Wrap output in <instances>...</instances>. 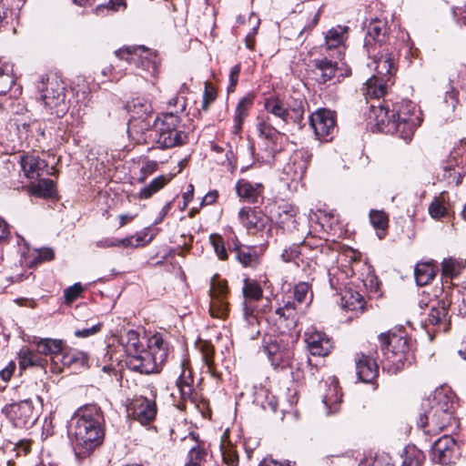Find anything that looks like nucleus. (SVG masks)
I'll list each match as a JSON object with an SVG mask.
<instances>
[{"label":"nucleus","mask_w":466,"mask_h":466,"mask_svg":"<svg viewBox=\"0 0 466 466\" xmlns=\"http://www.w3.org/2000/svg\"><path fill=\"white\" fill-rule=\"evenodd\" d=\"M210 241L219 259H227L228 254L222 238L219 235L213 234L210 236Z\"/></svg>","instance_id":"obj_56"},{"label":"nucleus","mask_w":466,"mask_h":466,"mask_svg":"<svg viewBox=\"0 0 466 466\" xmlns=\"http://www.w3.org/2000/svg\"><path fill=\"white\" fill-rule=\"evenodd\" d=\"M263 185L252 184L246 179H239L236 184L237 195L244 201L257 203L262 196Z\"/></svg>","instance_id":"obj_23"},{"label":"nucleus","mask_w":466,"mask_h":466,"mask_svg":"<svg viewBox=\"0 0 466 466\" xmlns=\"http://www.w3.org/2000/svg\"><path fill=\"white\" fill-rule=\"evenodd\" d=\"M341 300L342 307L348 310L357 311L363 309V298L359 292H353L351 289L347 290L342 295Z\"/></svg>","instance_id":"obj_42"},{"label":"nucleus","mask_w":466,"mask_h":466,"mask_svg":"<svg viewBox=\"0 0 466 466\" xmlns=\"http://www.w3.org/2000/svg\"><path fill=\"white\" fill-rule=\"evenodd\" d=\"M55 257L54 250L50 248H42L28 251L25 256L23 263L32 268L41 262L52 260Z\"/></svg>","instance_id":"obj_36"},{"label":"nucleus","mask_w":466,"mask_h":466,"mask_svg":"<svg viewBox=\"0 0 466 466\" xmlns=\"http://www.w3.org/2000/svg\"><path fill=\"white\" fill-rule=\"evenodd\" d=\"M304 340L309 353L313 356H326L333 348L330 338L315 327H309L304 333Z\"/></svg>","instance_id":"obj_16"},{"label":"nucleus","mask_w":466,"mask_h":466,"mask_svg":"<svg viewBox=\"0 0 466 466\" xmlns=\"http://www.w3.org/2000/svg\"><path fill=\"white\" fill-rule=\"evenodd\" d=\"M277 321L283 324L288 329H293L299 321V313L297 304L290 299L283 300V305L279 306L276 311Z\"/></svg>","instance_id":"obj_22"},{"label":"nucleus","mask_w":466,"mask_h":466,"mask_svg":"<svg viewBox=\"0 0 466 466\" xmlns=\"http://www.w3.org/2000/svg\"><path fill=\"white\" fill-rule=\"evenodd\" d=\"M420 463L421 455L420 453H416L406 456L401 466H420Z\"/></svg>","instance_id":"obj_64"},{"label":"nucleus","mask_w":466,"mask_h":466,"mask_svg":"<svg viewBox=\"0 0 466 466\" xmlns=\"http://www.w3.org/2000/svg\"><path fill=\"white\" fill-rule=\"evenodd\" d=\"M257 129L260 138L265 140L268 161L273 160L276 153L283 149L286 137L284 133L279 131L269 121V117H258Z\"/></svg>","instance_id":"obj_13"},{"label":"nucleus","mask_w":466,"mask_h":466,"mask_svg":"<svg viewBox=\"0 0 466 466\" xmlns=\"http://www.w3.org/2000/svg\"><path fill=\"white\" fill-rule=\"evenodd\" d=\"M228 293L227 280L221 279L218 275H214L210 281V306L209 311L212 317L225 319L228 314V302L227 295Z\"/></svg>","instance_id":"obj_12"},{"label":"nucleus","mask_w":466,"mask_h":466,"mask_svg":"<svg viewBox=\"0 0 466 466\" xmlns=\"http://www.w3.org/2000/svg\"><path fill=\"white\" fill-rule=\"evenodd\" d=\"M314 73L319 83L324 84L331 80L337 72V63L328 58L315 59L313 61Z\"/></svg>","instance_id":"obj_30"},{"label":"nucleus","mask_w":466,"mask_h":466,"mask_svg":"<svg viewBox=\"0 0 466 466\" xmlns=\"http://www.w3.org/2000/svg\"><path fill=\"white\" fill-rule=\"evenodd\" d=\"M360 466H394L391 462V459L386 455H376L374 459H372L370 461H366L365 462H362Z\"/></svg>","instance_id":"obj_57"},{"label":"nucleus","mask_w":466,"mask_h":466,"mask_svg":"<svg viewBox=\"0 0 466 466\" xmlns=\"http://www.w3.org/2000/svg\"><path fill=\"white\" fill-rule=\"evenodd\" d=\"M168 344L160 334L151 336L147 340V350L142 351L140 359L131 358L128 369L139 373L150 374L158 372L159 368L167 360Z\"/></svg>","instance_id":"obj_6"},{"label":"nucleus","mask_w":466,"mask_h":466,"mask_svg":"<svg viewBox=\"0 0 466 466\" xmlns=\"http://www.w3.org/2000/svg\"><path fill=\"white\" fill-rule=\"evenodd\" d=\"M429 214L434 219H440L444 218L448 214L447 208L443 204V202L435 198L429 206Z\"/></svg>","instance_id":"obj_51"},{"label":"nucleus","mask_w":466,"mask_h":466,"mask_svg":"<svg viewBox=\"0 0 466 466\" xmlns=\"http://www.w3.org/2000/svg\"><path fill=\"white\" fill-rule=\"evenodd\" d=\"M370 220L373 228L377 230L385 232L388 228V216L382 210H370ZM378 236L381 238L384 236V233L381 234L380 232H378Z\"/></svg>","instance_id":"obj_47"},{"label":"nucleus","mask_w":466,"mask_h":466,"mask_svg":"<svg viewBox=\"0 0 466 466\" xmlns=\"http://www.w3.org/2000/svg\"><path fill=\"white\" fill-rule=\"evenodd\" d=\"M461 169L451 163L442 167V178L450 185L458 186L461 182Z\"/></svg>","instance_id":"obj_46"},{"label":"nucleus","mask_w":466,"mask_h":466,"mask_svg":"<svg viewBox=\"0 0 466 466\" xmlns=\"http://www.w3.org/2000/svg\"><path fill=\"white\" fill-rule=\"evenodd\" d=\"M60 355V360L64 367L76 370L86 366L87 355L83 351L74 349H65V347H63V351Z\"/></svg>","instance_id":"obj_31"},{"label":"nucleus","mask_w":466,"mask_h":466,"mask_svg":"<svg viewBox=\"0 0 466 466\" xmlns=\"http://www.w3.org/2000/svg\"><path fill=\"white\" fill-rule=\"evenodd\" d=\"M168 106L176 107V109L170 113H174L176 116H177L179 112H183L185 110L186 99L183 96H175L168 101Z\"/></svg>","instance_id":"obj_62"},{"label":"nucleus","mask_w":466,"mask_h":466,"mask_svg":"<svg viewBox=\"0 0 466 466\" xmlns=\"http://www.w3.org/2000/svg\"><path fill=\"white\" fill-rule=\"evenodd\" d=\"M168 181L169 178L166 176H159L156 177L139 191L137 198L140 199L149 198L153 194L164 187Z\"/></svg>","instance_id":"obj_44"},{"label":"nucleus","mask_w":466,"mask_h":466,"mask_svg":"<svg viewBox=\"0 0 466 466\" xmlns=\"http://www.w3.org/2000/svg\"><path fill=\"white\" fill-rule=\"evenodd\" d=\"M116 56L129 64H134L137 68L145 72L141 76L146 81H150L148 76L156 78L158 73L157 56L144 46L127 47L116 51Z\"/></svg>","instance_id":"obj_9"},{"label":"nucleus","mask_w":466,"mask_h":466,"mask_svg":"<svg viewBox=\"0 0 466 466\" xmlns=\"http://www.w3.org/2000/svg\"><path fill=\"white\" fill-rule=\"evenodd\" d=\"M122 5H124L123 0H109L107 4L97 5L95 11L97 15H104L106 13L117 11Z\"/></svg>","instance_id":"obj_55"},{"label":"nucleus","mask_w":466,"mask_h":466,"mask_svg":"<svg viewBox=\"0 0 466 466\" xmlns=\"http://www.w3.org/2000/svg\"><path fill=\"white\" fill-rule=\"evenodd\" d=\"M19 366L25 370L30 367H44L46 360L39 357L36 353L29 349H22L18 353Z\"/></svg>","instance_id":"obj_41"},{"label":"nucleus","mask_w":466,"mask_h":466,"mask_svg":"<svg viewBox=\"0 0 466 466\" xmlns=\"http://www.w3.org/2000/svg\"><path fill=\"white\" fill-rule=\"evenodd\" d=\"M31 191L38 197H51L55 193V183L51 179H41L37 184L32 186Z\"/></svg>","instance_id":"obj_48"},{"label":"nucleus","mask_w":466,"mask_h":466,"mask_svg":"<svg viewBox=\"0 0 466 466\" xmlns=\"http://www.w3.org/2000/svg\"><path fill=\"white\" fill-rule=\"evenodd\" d=\"M222 457L224 462L228 466H238V456L237 452L231 449L225 450L222 451Z\"/></svg>","instance_id":"obj_60"},{"label":"nucleus","mask_w":466,"mask_h":466,"mask_svg":"<svg viewBox=\"0 0 466 466\" xmlns=\"http://www.w3.org/2000/svg\"><path fill=\"white\" fill-rule=\"evenodd\" d=\"M355 362L356 373L360 380L370 383L378 376V365L370 356L357 353Z\"/></svg>","instance_id":"obj_20"},{"label":"nucleus","mask_w":466,"mask_h":466,"mask_svg":"<svg viewBox=\"0 0 466 466\" xmlns=\"http://www.w3.org/2000/svg\"><path fill=\"white\" fill-rule=\"evenodd\" d=\"M311 155L307 150L295 152L283 171L292 181L301 180L308 168Z\"/></svg>","instance_id":"obj_18"},{"label":"nucleus","mask_w":466,"mask_h":466,"mask_svg":"<svg viewBox=\"0 0 466 466\" xmlns=\"http://www.w3.org/2000/svg\"><path fill=\"white\" fill-rule=\"evenodd\" d=\"M240 223L248 230H262L265 228L268 218L250 208H243L238 212Z\"/></svg>","instance_id":"obj_25"},{"label":"nucleus","mask_w":466,"mask_h":466,"mask_svg":"<svg viewBox=\"0 0 466 466\" xmlns=\"http://www.w3.org/2000/svg\"><path fill=\"white\" fill-rule=\"evenodd\" d=\"M82 290L83 287L80 283H76L73 286L66 289L64 291L66 301L68 303L74 301L82 292Z\"/></svg>","instance_id":"obj_58"},{"label":"nucleus","mask_w":466,"mask_h":466,"mask_svg":"<svg viewBox=\"0 0 466 466\" xmlns=\"http://www.w3.org/2000/svg\"><path fill=\"white\" fill-rule=\"evenodd\" d=\"M349 27L346 25H337L330 28L325 35V45L327 49L339 47L346 40Z\"/></svg>","instance_id":"obj_34"},{"label":"nucleus","mask_w":466,"mask_h":466,"mask_svg":"<svg viewBox=\"0 0 466 466\" xmlns=\"http://www.w3.org/2000/svg\"><path fill=\"white\" fill-rule=\"evenodd\" d=\"M265 109L278 118L277 125L284 127L290 124H300L304 116V108L300 103L287 105L278 96H269L265 100Z\"/></svg>","instance_id":"obj_10"},{"label":"nucleus","mask_w":466,"mask_h":466,"mask_svg":"<svg viewBox=\"0 0 466 466\" xmlns=\"http://www.w3.org/2000/svg\"><path fill=\"white\" fill-rule=\"evenodd\" d=\"M216 98L217 91L215 87L211 84L206 83L201 105L202 110L207 111L209 106L216 100Z\"/></svg>","instance_id":"obj_54"},{"label":"nucleus","mask_w":466,"mask_h":466,"mask_svg":"<svg viewBox=\"0 0 466 466\" xmlns=\"http://www.w3.org/2000/svg\"><path fill=\"white\" fill-rule=\"evenodd\" d=\"M180 119L174 113H167L157 117L150 127L145 129V141L160 149L171 148L184 145L188 134L178 128Z\"/></svg>","instance_id":"obj_4"},{"label":"nucleus","mask_w":466,"mask_h":466,"mask_svg":"<svg viewBox=\"0 0 466 466\" xmlns=\"http://www.w3.org/2000/svg\"><path fill=\"white\" fill-rule=\"evenodd\" d=\"M209 454L203 444L197 443L191 447L185 466H206Z\"/></svg>","instance_id":"obj_39"},{"label":"nucleus","mask_w":466,"mask_h":466,"mask_svg":"<svg viewBox=\"0 0 466 466\" xmlns=\"http://www.w3.org/2000/svg\"><path fill=\"white\" fill-rule=\"evenodd\" d=\"M199 350L201 352L202 361L207 366L208 370L209 372H211L213 370V366H214V360H213L214 348H213V346L209 342L203 341L199 345Z\"/></svg>","instance_id":"obj_50"},{"label":"nucleus","mask_w":466,"mask_h":466,"mask_svg":"<svg viewBox=\"0 0 466 466\" xmlns=\"http://www.w3.org/2000/svg\"><path fill=\"white\" fill-rule=\"evenodd\" d=\"M448 314V305L444 300H436L431 303L430 311L425 319V325H438Z\"/></svg>","instance_id":"obj_35"},{"label":"nucleus","mask_w":466,"mask_h":466,"mask_svg":"<svg viewBox=\"0 0 466 466\" xmlns=\"http://www.w3.org/2000/svg\"><path fill=\"white\" fill-rule=\"evenodd\" d=\"M298 208L289 203H284L277 208L276 213L273 215L276 223L282 228L289 230L296 228V216Z\"/></svg>","instance_id":"obj_26"},{"label":"nucleus","mask_w":466,"mask_h":466,"mask_svg":"<svg viewBox=\"0 0 466 466\" xmlns=\"http://www.w3.org/2000/svg\"><path fill=\"white\" fill-rule=\"evenodd\" d=\"M367 53L371 60L368 66L373 68L375 73L365 83V96L379 99L386 94L389 84L397 70L395 56L388 46L379 51L375 48L368 49Z\"/></svg>","instance_id":"obj_2"},{"label":"nucleus","mask_w":466,"mask_h":466,"mask_svg":"<svg viewBox=\"0 0 466 466\" xmlns=\"http://www.w3.org/2000/svg\"><path fill=\"white\" fill-rule=\"evenodd\" d=\"M436 272L437 270L431 263H418L414 269L416 283L419 286L429 284L435 277Z\"/></svg>","instance_id":"obj_37"},{"label":"nucleus","mask_w":466,"mask_h":466,"mask_svg":"<svg viewBox=\"0 0 466 466\" xmlns=\"http://www.w3.org/2000/svg\"><path fill=\"white\" fill-rule=\"evenodd\" d=\"M386 23L382 20H371L368 25L367 36L364 42V47L368 49H377L382 47V43L386 40Z\"/></svg>","instance_id":"obj_21"},{"label":"nucleus","mask_w":466,"mask_h":466,"mask_svg":"<svg viewBox=\"0 0 466 466\" xmlns=\"http://www.w3.org/2000/svg\"><path fill=\"white\" fill-rule=\"evenodd\" d=\"M464 268V263L453 258L443 259L441 263V272L446 278H454L459 275Z\"/></svg>","instance_id":"obj_45"},{"label":"nucleus","mask_w":466,"mask_h":466,"mask_svg":"<svg viewBox=\"0 0 466 466\" xmlns=\"http://www.w3.org/2000/svg\"><path fill=\"white\" fill-rule=\"evenodd\" d=\"M32 343L35 345L38 353L45 356H51L53 360L60 356L64 347V341L62 339L49 338H35Z\"/></svg>","instance_id":"obj_28"},{"label":"nucleus","mask_w":466,"mask_h":466,"mask_svg":"<svg viewBox=\"0 0 466 466\" xmlns=\"http://www.w3.org/2000/svg\"><path fill=\"white\" fill-rule=\"evenodd\" d=\"M14 83L13 65L0 58V96L5 95Z\"/></svg>","instance_id":"obj_38"},{"label":"nucleus","mask_w":466,"mask_h":466,"mask_svg":"<svg viewBox=\"0 0 466 466\" xmlns=\"http://www.w3.org/2000/svg\"><path fill=\"white\" fill-rule=\"evenodd\" d=\"M127 107L131 116L128 124V128L130 130L137 127V120H140L139 124L141 125V130L149 127V123H146V120L152 113L153 108L147 99L143 97L134 98L131 102H128Z\"/></svg>","instance_id":"obj_17"},{"label":"nucleus","mask_w":466,"mask_h":466,"mask_svg":"<svg viewBox=\"0 0 466 466\" xmlns=\"http://www.w3.org/2000/svg\"><path fill=\"white\" fill-rule=\"evenodd\" d=\"M124 345H125V350L127 352V360L126 364L128 367V362L131 360V358L140 359L142 356V351H145L142 343L139 339V334L138 332L135 330H128L123 338Z\"/></svg>","instance_id":"obj_29"},{"label":"nucleus","mask_w":466,"mask_h":466,"mask_svg":"<svg viewBox=\"0 0 466 466\" xmlns=\"http://www.w3.org/2000/svg\"><path fill=\"white\" fill-rule=\"evenodd\" d=\"M299 246L293 245L289 248L283 250L281 254V258L285 262H291L299 255Z\"/></svg>","instance_id":"obj_61"},{"label":"nucleus","mask_w":466,"mask_h":466,"mask_svg":"<svg viewBox=\"0 0 466 466\" xmlns=\"http://www.w3.org/2000/svg\"><path fill=\"white\" fill-rule=\"evenodd\" d=\"M309 125L320 140H328V137L335 130L334 113L329 109H319L309 116Z\"/></svg>","instance_id":"obj_15"},{"label":"nucleus","mask_w":466,"mask_h":466,"mask_svg":"<svg viewBox=\"0 0 466 466\" xmlns=\"http://www.w3.org/2000/svg\"><path fill=\"white\" fill-rule=\"evenodd\" d=\"M240 70H241V66L239 64L234 66L231 69H230V73H229V84H228V92L230 93V92H233L235 90V87L238 84V76H239V74H240Z\"/></svg>","instance_id":"obj_59"},{"label":"nucleus","mask_w":466,"mask_h":466,"mask_svg":"<svg viewBox=\"0 0 466 466\" xmlns=\"http://www.w3.org/2000/svg\"><path fill=\"white\" fill-rule=\"evenodd\" d=\"M395 122H390V130L405 141H410L415 130L421 123L420 112L411 101H403L394 110Z\"/></svg>","instance_id":"obj_8"},{"label":"nucleus","mask_w":466,"mask_h":466,"mask_svg":"<svg viewBox=\"0 0 466 466\" xmlns=\"http://www.w3.org/2000/svg\"><path fill=\"white\" fill-rule=\"evenodd\" d=\"M242 293L244 297V301H254L259 300L263 296V290L260 285L248 279H244V285L242 288Z\"/></svg>","instance_id":"obj_43"},{"label":"nucleus","mask_w":466,"mask_h":466,"mask_svg":"<svg viewBox=\"0 0 466 466\" xmlns=\"http://www.w3.org/2000/svg\"><path fill=\"white\" fill-rule=\"evenodd\" d=\"M177 387L182 400H191L194 390L188 380L186 379L184 375H180L177 379Z\"/></svg>","instance_id":"obj_52"},{"label":"nucleus","mask_w":466,"mask_h":466,"mask_svg":"<svg viewBox=\"0 0 466 466\" xmlns=\"http://www.w3.org/2000/svg\"><path fill=\"white\" fill-rule=\"evenodd\" d=\"M371 116L373 117L378 129L382 132L392 133L390 130L391 126L390 122H395V113L394 111L390 115V111L388 107H385L381 103H378V105H371Z\"/></svg>","instance_id":"obj_27"},{"label":"nucleus","mask_w":466,"mask_h":466,"mask_svg":"<svg viewBox=\"0 0 466 466\" xmlns=\"http://www.w3.org/2000/svg\"><path fill=\"white\" fill-rule=\"evenodd\" d=\"M3 413L12 421L15 427L29 429L38 420V410L35 408L31 400H24L5 405Z\"/></svg>","instance_id":"obj_11"},{"label":"nucleus","mask_w":466,"mask_h":466,"mask_svg":"<svg viewBox=\"0 0 466 466\" xmlns=\"http://www.w3.org/2000/svg\"><path fill=\"white\" fill-rule=\"evenodd\" d=\"M251 105L252 99L249 97H243L238 103L234 116V134H238L241 131L244 119L248 116Z\"/></svg>","instance_id":"obj_40"},{"label":"nucleus","mask_w":466,"mask_h":466,"mask_svg":"<svg viewBox=\"0 0 466 466\" xmlns=\"http://www.w3.org/2000/svg\"><path fill=\"white\" fill-rule=\"evenodd\" d=\"M100 329H101V324L98 323V324L93 325L90 328L76 329L75 331V335L77 338H86V337H89V336H92V335L97 333L100 330Z\"/></svg>","instance_id":"obj_63"},{"label":"nucleus","mask_w":466,"mask_h":466,"mask_svg":"<svg viewBox=\"0 0 466 466\" xmlns=\"http://www.w3.org/2000/svg\"><path fill=\"white\" fill-rule=\"evenodd\" d=\"M73 420L75 426L71 443L76 457L82 460L88 457L104 441V415L96 404H89L79 408Z\"/></svg>","instance_id":"obj_1"},{"label":"nucleus","mask_w":466,"mask_h":466,"mask_svg":"<svg viewBox=\"0 0 466 466\" xmlns=\"http://www.w3.org/2000/svg\"><path fill=\"white\" fill-rule=\"evenodd\" d=\"M323 403L326 407V414L331 415L339 411L341 401V394L339 389L338 381L333 380L329 387L328 393L323 398Z\"/></svg>","instance_id":"obj_32"},{"label":"nucleus","mask_w":466,"mask_h":466,"mask_svg":"<svg viewBox=\"0 0 466 466\" xmlns=\"http://www.w3.org/2000/svg\"><path fill=\"white\" fill-rule=\"evenodd\" d=\"M456 442L449 435H443L434 441L432 446L433 461L442 465L453 462Z\"/></svg>","instance_id":"obj_19"},{"label":"nucleus","mask_w":466,"mask_h":466,"mask_svg":"<svg viewBox=\"0 0 466 466\" xmlns=\"http://www.w3.org/2000/svg\"><path fill=\"white\" fill-rule=\"evenodd\" d=\"M309 286L307 282H300L294 287L293 299L296 304H301L307 300Z\"/></svg>","instance_id":"obj_53"},{"label":"nucleus","mask_w":466,"mask_h":466,"mask_svg":"<svg viewBox=\"0 0 466 466\" xmlns=\"http://www.w3.org/2000/svg\"><path fill=\"white\" fill-rule=\"evenodd\" d=\"M39 100L47 115L64 116L69 109L66 88L64 82L56 76L43 78L37 85Z\"/></svg>","instance_id":"obj_5"},{"label":"nucleus","mask_w":466,"mask_h":466,"mask_svg":"<svg viewBox=\"0 0 466 466\" xmlns=\"http://www.w3.org/2000/svg\"><path fill=\"white\" fill-rule=\"evenodd\" d=\"M156 396L147 398L144 396L135 397L127 406L129 415L142 425L151 423L157 416Z\"/></svg>","instance_id":"obj_14"},{"label":"nucleus","mask_w":466,"mask_h":466,"mask_svg":"<svg viewBox=\"0 0 466 466\" xmlns=\"http://www.w3.org/2000/svg\"><path fill=\"white\" fill-rule=\"evenodd\" d=\"M256 305L251 301H243V321L244 326L250 328L252 330L249 334L251 339H255L259 331L257 329L258 326V319L255 314Z\"/></svg>","instance_id":"obj_33"},{"label":"nucleus","mask_w":466,"mask_h":466,"mask_svg":"<svg viewBox=\"0 0 466 466\" xmlns=\"http://www.w3.org/2000/svg\"><path fill=\"white\" fill-rule=\"evenodd\" d=\"M380 350L385 357L383 369L400 370L410 350V341L402 331L382 333L379 337Z\"/></svg>","instance_id":"obj_7"},{"label":"nucleus","mask_w":466,"mask_h":466,"mask_svg":"<svg viewBox=\"0 0 466 466\" xmlns=\"http://www.w3.org/2000/svg\"><path fill=\"white\" fill-rule=\"evenodd\" d=\"M423 412L418 424L428 427V432L437 433L443 431L452 419L451 397L443 389H437L421 402Z\"/></svg>","instance_id":"obj_3"},{"label":"nucleus","mask_w":466,"mask_h":466,"mask_svg":"<svg viewBox=\"0 0 466 466\" xmlns=\"http://www.w3.org/2000/svg\"><path fill=\"white\" fill-rule=\"evenodd\" d=\"M236 258L244 267H254L258 264L257 254L250 248L237 249Z\"/></svg>","instance_id":"obj_49"},{"label":"nucleus","mask_w":466,"mask_h":466,"mask_svg":"<svg viewBox=\"0 0 466 466\" xmlns=\"http://www.w3.org/2000/svg\"><path fill=\"white\" fill-rule=\"evenodd\" d=\"M21 167L27 178L36 179L47 167L46 162L38 156L25 155L21 156Z\"/></svg>","instance_id":"obj_24"}]
</instances>
